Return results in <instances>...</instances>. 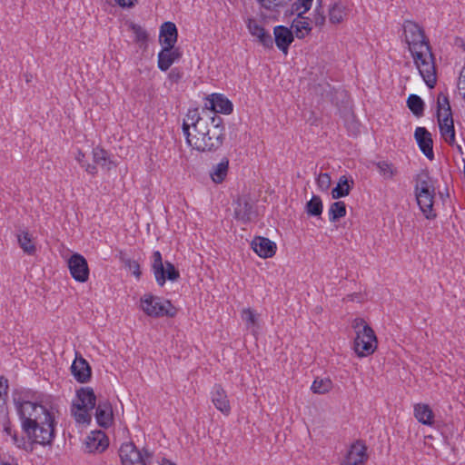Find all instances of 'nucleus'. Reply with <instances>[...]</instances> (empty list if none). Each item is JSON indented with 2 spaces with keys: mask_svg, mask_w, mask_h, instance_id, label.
I'll return each instance as SVG.
<instances>
[{
  "mask_svg": "<svg viewBox=\"0 0 465 465\" xmlns=\"http://www.w3.org/2000/svg\"><path fill=\"white\" fill-rule=\"evenodd\" d=\"M182 131L186 143L193 149L201 152H215L223 143L225 127L223 119L209 114L203 109H189L183 122Z\"/></svg>",
  "mask_w": 465,
  "mask_h": 465,
  "instance_id": "nucleus-1",
  "label": "nucleus"
},
{
  "mask_svg": "<svg viewBox=\"0 0 465 465\" xmlns=\"http://www.w3.org/2000/svg\"><path fill=\"white\" fill-rule=\"evenodd\" d=\"M21 427L26 438L42 446H52L55 438L56 421L54 413L45 406L32 401H24L17 407Z\"/></svg>",
  "mask_w": 465,
  "mask_h": 465,
  "instance_id": "nucleus-2",
  "label": "nucleus"
},
{
  "mask_svg": "<svg viewBox=\"0 0 465 465\" xmlns=\"http://www.w3.org/2000/svg\"><path fill=\"white\" fill-rule=\"evenodd\" d=\"M143 312L150 317H170L173 318L177 314V309L169 300H163L152 293H145L140 299Z\"/></svg>",
  "mask_w": 465,
  "mask_h": 465,
  "instance_id": "nucleus-3",
  "label": "nucleus"
},
{
  "mask_svg": "<svg viewBox=\"0 0 465 465\" xmlns=\"http://www.w3.org/2000/svg\"><path fill=\"white\" fill-rule=\"evenodd\" d=\"M419 73L429 88H433L436 84V68L434 56L430 47V51L419 50L411 54Z\"/></svg>",
  "mask_w": 465,
  "mask_h": 465,
  "instance_id": "nucleus-4",
  "label": "nucleus"
},
{
  "mask_svg": "<svg viewBox=\"0 0 465 465\" xmlns=\"http://www.w3.org/2000/svg\"><path fill=\"white\" fill-rule=\"evenodd\" d=\"M152 259V270L159 286L163 287L166 281L176 282L180 278V272L171 262H163L159 251L153 252Z\"/></svg>",
  "mask_w": 465,
  "mask_h": 465,
  "instance_id": "nucleus-5",
  "label": "nucleus"
},
{
  "mask_svg": "<svg viewBox=\"0 0 465 465\" xmlns=\"http://www.w3.org/2000/svg\"><path fill=\"white\" fill-rule=\"evenodd\" d=\"M403 32L411 54L419 50L430 51L429 40L426 38L424 30L417 23L411 20L405 21Z\"/></svg>",
  "mask_w": 465,
  "mask_h": 465,
  "instance_id": "nucleus-6",
  "label": "nucleus"
},
{
  "mask_svg": "<svg viewBox=\"0 0 465 465\" xmlns=\"http://www.w3.org/2000/svg\"><path fill=\"white\" fill-rule=\"evenodd\" d=\"M377 343L374 331L370 325H364L361 331H357L353 348L359 357H366L375 351Z\"/></svg>",
  "mask_w": 465,
  "mask_h": 465,
  "instance_id": "nucleus-7",
  "label": "nucleus"
},
{
  "mask_svg": "<svg viewBox=\"0 0 465 465\" xmlns=\"http://www.w3.org/2000/svg\"><path fill=\"white\" fill-rule=\"evenodd\" d=\"M119 456L123 465H147L146 459L153 454L145 448L138 450L134 442H124L119 449Z\"/></svg>",
  "mask_w": 465,
  "mask_h": 465,
  "instance_id": "nucleus-8",
  "label": "nucleus"
},
{
  "mask_svg": "<svg viewBox=\"0 0 465 465\" xmlns=\"http://www.w3.org/2000/svg\"><path fill=\"white\" fill-rule=\"evenodd\" d=\"M234 218L246 224L254 221L257 211L254 203L246 195L238 197L234 202Z\"/></svg>",
  "mask_w": 465,
  "mask_h": 465,
  "instance_id": "nucleus-9",
  "label": "nucleus"
},
{
  "mask_svg": "<svg viewBox=\"0 0 465 465\" xmlns=\"http://www.w3.org/2000/svg\"><path fill=\"white\" fill-rule=\"evenodd\" d=\"M414 193L417 203L425 217L429 220L435 219L437 217V214L433 210L435 186L431 185V187L421 188L420 190H418V192Z\"/></svg>",
  "mask_w": 465,
  "mask_h": 465,
  "instance_id": "nucleus-10",
  "label": "nucleus"
},
{
  "mask_svg": "<svg viewBox=\"0 0 465 465\" xmlns=\"http://www.w3.org/2000/svg\"><path fill=\"white\" fill-rule=\"evenodd\" d=\"M68 268L72 277L79 282L89 279V267L86 259L79 253H74L68 259Z\"/></svg>",
  "mask_w": 465,
  "mask_h": 465,
  "instance_id": "nucleus-11",
  "label": "nucleus"
},
{
  "mask_svg": "<svg viewBox=\"0 0 465 465\" xmlns=\"http://www.w3.org/2000/svg\"><path fill=\"white\" fill-rule=\"evenodd\" d=\"M206 99L209 101V105L203 108L211 115L216 114H230L233 111L232 103L222 94H212Z\"/></svg>",
  "mask_w": 465,
  "mask_h": 465,
  "instance_id": "nucleus-12",
  "label": "nucleus"
},
{
  "mask_svg": "<svg viewBox=\"0 0 465 465\" xmlns=\"http://www.w3.org/2000/svg\"><path fill=\"white\" fill-rule=\"evenodd\" d=\"M246 26L252 36L255 37L257 42L264 48H273V39L271 34L261 25L255 18L249 17L245 21Z\"/></svg>",
  "mask_w": 465,
  "mask_h": 465,
  "instance_id": "nucleus-13",
  "label": "nucleus"
},
{
  "mask_svg": "<svg viewBox=\"0 0 465 465\" xmlns=\"http://www.w3.org/2000/svg\"><path fill=\"white\" fill-rule=\"evenodd\" d=\"M84 445L87 453H101L108 448L109 440L104 431L94 430L85 438Z\"/></svg>",
  "mask_w": 465,
  "mask_h": 465,
  "instance_id": "nucleus-14",
  "label": "nucleus"
},
{
  "mask_svg": "<svg viewBox=\"0 0 465 465\" xmlns=\"http://www.w3.org/2000/svg\"><path fill=\"white\" fill-rule=\"evenodd\" d=\"M437 119L440 128L441 138L450 146H454L455 143V127L452 117V113L445 114L442 115L441 113L437 114Z\"/></svg>",
  "mask_w": 465,
  "mask_h": 465,
  "instance_id": "nucleus-15",
  "label": "nucleus"
},
{
  "mask_svg": "<svg viewBox=\"0 0 465 465\" xmlns=\"http://www.w3.org/2000/svg\"><path fill=\"white\" fill-rule=\"evenodd\" d=\"M71 372L80 383H85L91 379V367L88 361L78 352L75 353V359L71 365Z\"/></svg>",
  "mask_w": 465,
  "mask_h": 465,
  "instance_id": "nucleus-16",
  "label": "nucleus"
},
{
  "mask_svg": "<svg viewBox=\"0 0 465 465\" xmlns=\"http://www.w3.org/2000/svg\"><path fill=\"white\" fill-rule=\"evenodd\" d=\"M182 51L175 46H162V50L158 54L157 66L165 72L171 65L182 57Z\"/></svg>",
  "mask_w": 465,
  "mask_h": 465,
  "instance_id": "nucleus-17",
  "label": "nucleus"
},
{
  "mask_svg": "<svg viewBox=\"0 0 465 465\" xmlns=\"http://www.w3.org/2000/svg\"><path fill=\"white\" fill-rule=\"evenodd\" d=\"M275 45L285 55L288 54L289 47L294 40V35L291 28L284 25H276L273 28Z\"/></svg>",
  "mask_w": 465,
  "mask_h": 465,
  "instance_id": "nucleus-18",
  "label": "nucleus"
},
{
  "mask_svg": "<svg viewBox=\"0 0 465 465\" xmlns=\"http://www.w3.org/2000/svg\"><path fill=\"white\" fill-rule=\"evenodd\" d=\"M252 248L262 258L274 256L277 250L276 243L263 236H255L252 241Z\"/></svg>",
  "mask_w": 465,
  "mask_h": 465,
  "instance_id": "nucleus-19",
  "label": "nucleus"
},
{
  "mask_svg": "<svg viewBox=\"0 0 465 465\" xmlns=\"http://www.w3.org/2000/svg\"><path fill=\"white\" fill-rule=\"evenodd\" d=\"M366 450L365 444L356 441L351 446L341 465H363L368 458Z\"/></svg>",
  "mask_w": 465,
  "mask_h": 465,
  "instance_id": "nucleus-20",
  "label": "nucleus"
},
{
  "mask_svg": "<svg viewBox=\"0 0 465 465\" xmlns=\"http://www.w3.org/2000/svg\"><path fill=\"white\" fill-rule=\"evenodd\" d=\"M414 137L423 154L429 160H433V141L430 132L425 127H417L414 133Z\"/></svg>",
  "mask_w": 465,
  "mask_h": 465,
  "instance_id": "nucleus-21",
  "label": "nucleus"
},
{
  "mask_svg": "<svg viewBox=\"0 0 465 465\" xmlns=\"http://www.w3.org/2000/svg\"><path fill=\"white\" fill-rule=\"evenodd\" d=\"M211 399L215 408L224 415L231 412V405L225 390L220 384H214L211 391Z\"/></svg>",
  "mask_w": 465,
  "mask_h": 465,
  "instance_id": "nucleus-22",
  "label": "nucleus"
},
{
  "mask_svg": "<svg viewBox=\"0 0 465 465\" xmlns=\"http://www.w3.org/2000/svg\"><path fill=\"white\" fill-rule=\"evenodd\" d=\"M97 424L104 429L109 428L113 423V408L109 401H100L95 410Z\"/></svg>",
  "mask_w": 465,
  "mask_h": 465,
  "instance_id": "nucleus-23",
  "label": "nucleus"
},
{
  "mask_svg": "<svg viewBox=\"0 0 465 465\" xmlns=\"http://www.w3.org/2000/svg\"><path fill=\"white\" fill-rule=\"evenodd\" d=\"M178 30L174 23L167 21L160 27L159 43L162 46H175Z\"/></svg>",
  "mask_w": 465,
  "mask_h": 465,
  "instance_id": "nucleus-24",
  "label": "nucleus"
},
{
  "mask_svg": "<svg viewBox=\"0 0 465 465\" xmlns=\"http://www.w3.org/2000/svg\"><path fill=\"white\" fill-rule=\"evenodd\" d=\"M80 403H74V406H81L87 409H94L96 406V396L91 387H83L76 391Z\"/></svg>",
  "mask_w": 465,
  "mask_h": 465,
  "instance_id": "nucleus-25",
  "label": "nucleus"
},
{
  "mask_svg": "<svg viewBox=\"0 0 465 465\" xmlns=\"http://www.w3.org/2000/svg\"><path fill=\"white\" fill-rule=\"evenodd\" d=\"M414 416L419 422L424 425H431L433 423L434 413L428 404H415Z\"/></svg>",
  "mask_w": 465,
  "mask_h": 465,
  "instance_id": "nucleus-26",
  "label": "nucleus"
},
{
  "mask_svg": "<svg viewBox=\"0 0 465 465\" xmlns=\"http://www.w3.org/2000/svg\"><path fill=\"white\" fill-rule=\"evenodd\" d=\"M309 18H300L298 15L293 19L291 29H293V35L298 39H303L312 31V26L309 24Z\"/></svg>",
  "mask_w": 465,
  "mask_h": 465,
  "instance_id": "nucleus-27",
  "label": "nucleus"
},
{
  "mask_svg": "<svg viewBox=\"0 0 465 465\" xmlns=\"http://www.w3.org/2000/svg\"><path fill=\"white\" fill-rule=\"evenodd\" d=\"M353 180H351V184L349 183V179L346 175H341L337 183V185L331 190V197L332 199H340L345 197L350 194L351 190L352 189Z\"/></svg>",
  "mask_w": 465,
  "mask_h": 465,
  "instance_id": "nucleus-28",
  "label": "nucleus"
},
{
  "mask_svg": "<svg viewBox=\"0 0 465 465\" xmlns=\"http://www.w3.org/2000/svg\"><path fill=\"white\" fill-rule=\"evenodd\" d=\"M229 169V159L224 157L222 161L214 165L210 172V176L213 183H222L227 176Z\"/></svg>",
  "mask_w": 465,
  "mask_h": 465,
  "instance_id": "nucleus-29",
  "label": "nucleus"
},
{
  "mask_svg": "<svg viewBox=\"0 0 465 465\" xmlns=\"http://www.w3.org/2000/svg\"><path fill=\"white\" fill-rule=\"evenodd\" d=\"M94 162L107 170L115 167L116 164L109 157V153L101 147H95L93 150Z\"/></svg>",
  "mask_w": 465,
  "mask_h": 465,
  "instance_id": "nucleus-30",
  "label": "nucleus"
},
{
  "mask_svg": "<svg viewBox=\"0 0 465 465\" xmlns=\"http://www.w3.org/2000/svg\"><path fill=\"white\" fill-rule=\"evenodd\" d=\"M17 240L21 249L27 254L33 255L36 252L31 234L28 232H22L17 234Z\"/></svg>",
  "mask_w": 465,
  "mask_h": 465,
  "instance_id": "nucleus-31",
  "label": "nucleus"
},
{
  "mask_svg": "<svg viewBox=\"0 0 465 465\" xmlns=\"http://www.w3.org/2000/svg\"><path fill=\"white\" fill-rule=\"evenodd\" d=\"M329 220L331 223H336L346 215V204L342 201L334 202L329 208Z\"/></svg>",
  "mask_w": 465,
  "mask_h": 465,
  "instance_id": "nucleus-32",
  "label": "nucleus"
},
{
  "mask_svg": "<svg viewBox=\"0 0 465 465\" xmlns=\"http://www.w3.org/2000/svg\"><path fill=\"white\" fill-rule=\"evenodd\" d=\"M407 106L415 116L420 117L423 114L424 102L418 94H411L409 95Z\"/></svg>",
  "mask_w": 465,
  "mask_h": 465,
  "instance_id": "nucleus-33",
  "label": "nucleus"
},
{
  "mask_svg": "<svg viewBox=\"0 0 465 465\" xmlns=\"http://www.w3.org/2000/svg\"><path fill=\"white\" fill-rule=\"evenodd\" d=\"M345 6L338 2L329 8V20L331 24H340L345 16Z\"/></svg>",
  "mask_w": 465,
  "mask_h": 465,
  "instance_id": "nucleus-34",
  "label": "nucleus"
},
{
  "mask_svg": "<svg viewBox=\"0 0 465 465\" xmlns=\"http://www.w3.org/2000/svg\"><path fill=\"white\" fill-rule=\"evenodd\" d=\"M323 205L320 196L313 195L312 199L307 202L305 211L310 216H320L322 213Z\"/></svg>",
  "mask_w": 465,
  "mask_h": 465,
  "instance_id": "nucleus-35",
  "label": "nucleus"
},
{
  "mask_svg": "<svg viewBox=\"0 0 465 465\" xmlns=\"http://www.w3.org/2000/svg\"><path fill=\"white\" fill-rule=\"evenodd\" d=\"M416 184L414 187V192H418L421 188L431 187L434 185V182L430 175V173L427 169L421 170L415 177Z\"/></svg>",
  "mask_w": 465,
  "mask_h": 465,
  "instance_id": "nucleus-36",
  "label": "nucleus"
},
{
  "mask_svg": "<svg viewBox=\"0 0 465 465\" xmlns=\"http://www.w3.org/2000/svg\"><path fill=\"white\" fill-rule=\"evenodd\" d=\"M92 409L84 408L81 406H74L72 405V414L74 417V420L78 423H90L92 417L89 411Z\"/></svg>",
  "mask_w": 465,
  "mask_h": 465,
  "instance_id": "nucleus-37",
  "label": "nucleus"
},
{
  "mask_svg": "<svg viewBox=\"0 0 465 465\" xmlns=\"http://www.w3.org/2000/svg\"><path fill=\"white\" fill-rule=\"evenodd\" d=\"M332 382L330 379L316 378L311 387L312 391L317 394H324L331 391Z\"/></svg>",
  "mask_w": 465,
  "mask_h": 465,
  "instance_id": "nucleus-38",
  "label": "nucleus"
},
{
  "mask_svg": "<svg viewBox=\"0 0 465 465\" xmlns=\"http://www.w3.org/2000/svg\"><path fill=\"white\" fill-rule=\"evenodd\" d=\"M312 0H296L292 5L291 14H296L300 18H304L303 15L310 10Z\"/></svg>",
  "mask_w": 465,
  "mask_h": 465,
  "instance_id": "nucleus-39",
  "label": "nucleus"
},
{
  "mask_svg": "<svg viewBox=\"0 0 465 465\" xmlns=\"http://www.w3.org/2000/svg\"><path fill=\"white\" fill-rule=\"evenodd\" d=\"M376 166L381 175H382L385 179H392L393 176L397 173V169L393 167L392 163L386 161L378 162Z\"/></svg>",
  "mask_w": 465,
  "mask_h": 465,
  "instance_id": "nucleus-40",
  "label": "nucleus"
},
{
  "mask_svg": "<svg viewBox=\"0 0 465 465\" xmlns=\"http://www.w3.org/2000/svg\"><path fill=\"white\" fill-rule=\"evenodd\" d=\"M260 6L267 11H277L285 6L291 0H256Z\"/></svg>",
  "mask_w": 465,
  "mask_h": 465,
  "instance_id": "nucleus-41",
  "label": "nucleus"
},
{
  "mask_svg": "<svg viewBox=\"0 0 465 465\" xmlns=\"http://www.w3.org/2000/svg\"><path fill=\"white\" fill-rule=\"evenodd\" d=\"M314 24L318 27H322L325 24L326 17H325V12L322 6V0H317L316 1V6L313 11V18H312Z\"/></svg>",
  "mask_w": 465,
  "mask_h": 465,
  "instance_id": "nucleus-42",
  "label": "nucleus"
},
{
  "mask_svg": "<svg viewBox=\"0 0 465 465\" xmlns=\"http://www.w3.org/2000/svg\"><path fill=\"white\" fill-rule=\"evenodd\" d=\"M11 439H12L13 443L17 448L25 450L27 452H33L34 451V448L32 446V442L30 441V440H28L27 438H25V437H20L19 438L16 431H15L11 435Z\"/></svg>",
  "mask_w": 465,
  "mask_h": 465,
  "instance_id": "nucleus-43",
  "label": "nucleus"
},
{
  "mask_svg": "<svg viewBox=\"0 0 465 465\" xmlns=\"http://www.w3.org/2000/svg\"><path fill=\"white\" fill-rule=\"evenodd\" d=\"M131 29L133 30L135 35V42L146 45L148 41V34L147 32L139 25L132 24Z\"/></svg>",
  "mask_w": 465,
  "mask_h": 465,
  "instance_id": "nucleus-44",
  "label": "nucleus"
},
{
  "mask_svg": "<svg viewBox=\"0 0 465 465\" xmlns=\"http://www.w3.org/2000/svg\"><path fill=\"white\" fill-rule=\"evenodd\" d=\"M437 104H438L437 114L441 113V110H443V112H444L442 115H445V114L452 113L448 96H446L442 94H440L438 96Z\"/></svg>",
  "mask_w": 465,
  "mask_h": 465,
  "instance_id": "nucleus-45",
  "label": "nucleus"
},
{
  "mask_svg": "<svg viewBox=\"0 0 465 465\" xmlns=\"http://www.w3.org/2000/svg\"><path fill=\"white\" fill-rule=\"evenodd\" d=\"M316 183L318 187L322 191H327L331 183V179L329 173H322L319 174V176L316 179Z\"/></svg>",
  "mask_w": 465,
  "mask_h": 465,
  "instance_id": "nucleus-46",
  "label": "nucleus"
},
{
  "mask_svg": "<svg viewBox=\"0 0 465 465\" xmlns=\"http://www.w3.org/2000/svg\"><path fill=\"white\" fill-rule=\"evenodd\" d=\"M124 266L128 268L136 278H140L142 272L138 262L131 259H126L124 261Z\"/></svg>",
  "mask_w": 465,
  "mask_h": 465,
  "instance_id": "nucleus-47",
  "label": "nucleus"
},
{
  "mask_svg": "<svg viewBox=\"0 0 465 465\" xmlns=\"http://www.w3.org/2000/svg\"><path fill=\"white\" fill-rule=\"evenodd\" d=\"M8 381L0 377V406L5 404L7 397Z\"/></svg>",
  "mask_w": 465,
  "mask_h": 465,
  "instance_id": "nucleus-48",
  "label": "nucleus"
},
{
  "mask_svg": "<svg viewBox=\"0 0 465 465\" xmlns=\"http://www.w3.org/2000/svg\"><path fill=\"white\" fill-rule=\"evenodd\" d=\"M242 318L248 324L254 325L256 323V315L250 308L242 310Z\"/></svg>",
  "mask_w": 465,
  "mask_h": 465,
  "instance_id": "nucleus-49",
  "label": "nucleus"
},
{
  "mask_svg": "<svg viewBox=\"0 0 465 465\" xmlns=\"http://www.w3.org/2000/svg\"><path fill=\"white\" fill-rule=\"evenodd\" d=\"M458 89L460 94L462 95V98L465 100V68H462L460 73Z\"/></svg>",
  "mask_w": 465,
  "mask_h": 465,
  "instance_id": "nucleus-50",
  "label": "nucleus"
},
{
  "mask_svg": "<svg viewBox=\"0 0 465 465\" xmlns=\"http://www.w3.org/2000/svg\"><path fill=\"white\" fill-rule=\"evenodd\" d=\"M183 74L177 68H173L168 74V78L173 82L178 83L183 78Z\"/></svg>",
  "mask_w": 465,
  "mask_h": 465,
  "instance_id": "nucleus-51",
  "label": "nucleus"
},
{
  "mask_svg": "<svg viewBox=\"0 0 465 465\" xmlns=\"http://www.w3.org/2000/svg\"><path fill=\"white\" fill-rule=\"evenodd\" d=\"M364 325H368V324L365 322V321L362 318H356L352 322V328L355 330L356 332H357V331H361V329H363Z\"/></svg>",
  "mask_w": 465,
  "mask_h": 465,
  "instance_id": "nucleus-52",
  "label": "nucleus"
},
{
  "mask_svg": "<svg viewBox=\"0 0 465 465\" xmlns=\"http://www.w3.org/2000/svg\"><path fill=\"white\" fill-rule=\"evenodd\" d=\"M121 7H133L137 0H114Z\"/></svg>",
  "mask_w": 465,
  "mask_h": 465,
  "instance_id": "nucleus-53",
  "label": "nucleus"
},
{
  "mask_svg": "<svg viewBox=\"0 0 465 465\" xmlns=\"http://www.w3.org/2000/svg\"><path fill=\"white\" fill-rule=\"evenodd\" d=\"M15 430H13L12 428V424L10 422L9 420H7L5 423H4V432L10 436L15 432Z\"/></svg>",
  "mask_w": 465,
  "mask_h": 465,
  "instance_id": "nucleus-54",
  "label": "nucleus"
},
{
  "mask_svg": "<svg viewBox=\"0 0 465 465\" xmlns=\"http://www.w3.org/2000/svg\"><path fill=\"white\" fill-rule=\"evenodd\" d=\"M85 171L90 174H95L97 173V168L94 164H87L85 166Z\"/></svg>",
  "mask_w": 465,
  "mask_h": 465,
  "instance_id": "nucleus-55",
  "label": "nucleus"
},
{
  "mask_svg": "<svg viewBox=\"0 0 465 465\" xmlns=\"http://www.w3.org/2000/svg\"><path fill=\"white\" fill-rule=\"evenodd\" d=\"M84 157H85L84 153L81 150H78L77 154H76V156H75V160H76L79 163H84Z\"/></svg>",
  "mask_w": 465,
  "mask_h": 465,
  "instance_id": "nucleus-56",
  "label": "nucleus"
},
{
  "mask_svg": "<svg viewBox=\"0 0 465 465\" xmlns=\"http://www.w3.org/2000/svg\"><path fill=\"white\" fill-rule=\"evenodd\" d=\"M24 78H25V81L29 84L33 81V74L26 72L24 74Z\"/></svg>",
  "mask_w": 465,
  "mask_h": 465,
  "instance_id": "nucleus-57",
  "label": "nucleus"
},
{
  "mask_svg": "<svg viewBox=\"0 0 465 465\" xmlns=\"http://www.w3.org/2000/svg\"><path fill=\"white\" fill-rule=\"evenodd\" d=\"M161 465H176V464L172 462L170 460L163 458Z\"/></svg>",
  "mask_w": 465,
  "mask_h": 465,
  "instance_id": "nucleus-58",
  "label": "nucleus"
},
{
  "mask_svg": "<svg viewBox=\"0 0 465 465\" xmlns=\"http://www.w3.org/2000/svg\"><path fill=\"white\" fill-rule=\"evenodd\" d=\"M459 42H460V44L459 45L460 47L463 48V50L465 51V40L462 39V38H458L456 40V44H458Z\"/></svg>",
  "mask_w": 465,
  "mask_h": 465,
  "instance_id": "nucleus-59",
  "label": "nucleus"
},
{
  "mask_svg": "<svg viewBox=\"0 0 465 465\" xmlns=\"http://www.w3.org/2000/svg\"><path fill=\"white\" fill-rule=\"evenodd\" d=\"M88 163L85 162V160L84 161V163H80V165L85 169V166L87 165Z\"/></svg>",
  "mask_w": 465,
  "mask_h": 465,
  "instance_id": "nucleus-60",
  "label": "nucleus"
},
{
  "mask_svg": "<svg viewBox=\"0 0 465 465\" xmlns=\"http://www.w3.org/2000/svg\"><path fill=\"white\" fill-rule=\"evenodd\" d=\"M456 147H457V149L459 150V152H460V153H462L461 146H460V145H459V144H457V145H456Z\"/></svg>",
  "mask_w": 465,
  "mask_h": 465,
  "instance_id": "nucleus-61",
  "label": "nucleus"
},
{
  "mask_svg": "<svg viewBox=\"0 0 465 465\" xmlns=\"http://www.w3.org/2000/svg\"><path fill=\"white\" fill-rule=\"evenodd\" d=\"M0 465H12V464H10L8 462H3V463H0Z\"/></svg>",
  "mask_w": 465,
  "mask_h": 465,
  "instance_id": "nucleus-62",
  "label": "nucleus"
}]
</instances>
